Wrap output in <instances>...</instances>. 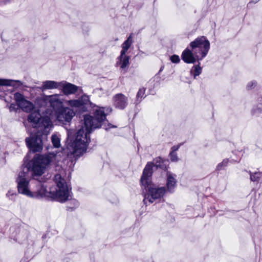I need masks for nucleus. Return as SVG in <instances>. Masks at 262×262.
<instances>
[{
    "label": "nucleus",
    "instance_id": "nucleus-12",
    "mask_svg": "<svg viewBox=\"0 0 262 262\" xmlns=\"http://www.w3.org/2000/svg\"><path fill=\"white\" fill-rule=\"evenodd\" d=\"M41 119L38 110H34L28 117V121L32 123L33 127L36 128Z\"/></svg>",
    "mask_w": 262,
    "mask_h": 262
},
{
    "label": "nucleus",
    "instance_id": "nucleus-22",
    "mask_svg": "<svg viewBox=\"0 0 262 262\" xmlns=\"http://www.w3.org/2000/svg\"><path fill=\"white\" fill-rule=\"evenodd\" d=\"M261 173L259 172H255L254 173L250 174V180L252 181H258L259 178L261 177Z\"/></svg>",
    "mask_w": 262,
    "mask_h": 262
},
{
    "label": "nucleus",
    "instance_id": "nucleus-26",
    "mask_svg": "<svg viewBox=\"0 0 262 262\" xmlns=\"http://www.w3.org/2000/svg\"><path fill=\"white\" fill-rule=\"evenodd\" d=\"M170 160L173 161H177L178 160V157L175 152H171L170 154Z\"/></svg>",
    "mask_w": 262,
    "mask_h": 262
},
{
    "label": "nucleus",
    "instance_id": "nucleus-29",
    "mask_svg": "<svg viewBox=\"0 0 262 262\" xmlns=\"http://www.w3.org/2000/svg\"><path fill=\"white\" fill-rule=\"evenodd\" d=\"M9 109L10 111H12L15 109V105L14 104H11Z\"/></svg>",
    "mask_w": 262,
    "mask_h": 262
},
{
    "label": "nucleus",
    "instance_id": "nucleus-1",
    "mask_svg": "<svg viewBox=\"0 0 262 262\" xmlns=\"http://www.w3.org/2000/svg\"><path fill=\"white\" fill-rule=\"evenodd\" d=\"M29 171L28 167H25L18 174L16 179L18 193L31 198L49 197L60 202H65L71 197L70 190L60 174L55 176L56 186L50 187L48 191L44 185L39 182L30 184L28 178Z\"/></svg>",
    "mask_w": 262,
    "mask_h": 262
},
{
    "label": "nucleus",
    "instance_id": "nucleus-30",
    "mask_svg": "<svg viewBox=\"0 0 262 262\" xmlns=\"http://www.w3.org/2000/svg\"><path fill=\"white\" fill-rule=\"evenodd\" d=\"M256 84L255 82H250L248 84V86L249 87V88H251L252 87L253 85L255 86Z\"/></svg>",
    "mask_w": 262,
    "mask_h": 262
},
{
    "label": "nucleus",
    "instance_id": "nucleus-4",
    "mask_svg": "<svg viewBox=\"0 0 262 262\" xmlns=\"http://www.w3.org/2000/svg\"><path fill=\"white\" fill-rule=\"evenodd\" d=\"M152 165L151 162L147 164L143 170L141 179L142 185H144L145 188L147 187L148 189V192L145 195L144 199V203L146 204L147 203H151L155 200L161 198L165 192L164 187L156 188L151 186L150 184Z\"/></svg>",
    "mask_w": 262,
    "mask_h": 262
},
{
    "label": "nucleus",
    "instance_id": "nucleus-28",
    "mask_svg": "<svg viewBox=\"0 0 262 262\" xmlns=\"http://www.w3.org/2000/svg\"><path fill=\"white\" fill-rule=\"evenodd\" d=\"M162 160V159L160 158H158L156 159V162L155 163V165L157 167H160L161 165L160 163H158V161L160 162Z\"/></svg>",
    "mask_w": 262,
    "mask_h": 262
},
{
    "label": "nucleus",
    "instance_id": "nucleus-16",
    "mask_svg": "<svg viewBox=\"0 0 262 262\" xmlns=\"http://www.w3.org/2000/svg\"><path fill=\"white\" fill-rule=\"evenodd\" d=\"M118 59L119 61L118 62V64L120 65V68L125 70L129 64L128 56H126L125 54L123 55L121 54Z\"/></svg>",
    "mask_w": 262,
    "mask_h": 262
},
{
    "label": "nucleus",
    "instance_id": "nucleus-19",
    "mask_svg": "<svg viewBox=\"0 0 262 262\" xmlns=\"http://www.w3.org/2000/svg\"><path fill=\"white\" fill-rule=\"evenodd\" d=\"M132 35H129V36L127 38V40L125 41L123 43L122 45V49L121 51V54H124L126 53L127 51L128 50L131 45L132 44Z\"/></svg>",
    "mask_w": 262,
    "mask_h": 262
},
{
    "label": "nucleus",
    "instance_id": "nucleus-8",
    "mask_svg": "<svg viewBox=\"0 0 262 262\" xmlns=\"http://www.w3.org/2000/svg\"><path fill=\"white\" fill-rule=\"evenodd\" d=\"M27 146L33 152H39L42 149L41 139L38 133L36 135L31 134L30 137L26 139Z\"/></svg>",
    "mask_w": 262,
    "mask_h": 262
},
{
    "label": "nucleus",
    "instance_id": "nucleus-18",
    "mask_svg": "<svg viewBox=\"0 0 262 262\" xmlns=\"http://www.w3.org/2000/svg\"><path fill=\"white\" fill-rule=\"evenodd\" d=\"M40 121L41 122H39L37 127L40 128V130H42L43 128L46 129L51 126V121L48 118H41Z\"/></svg>",
    "mask_w": 262,
    "mask_h": 262
},
{
    "label": "nucleus",
    "instance_id": "nucleus-20",
    "mask_svg": "<svg viewBox=\"0 0 262 262\" xmlns=\"http://www.w3.org/2000/svg\"><path fill=\"white\" fill-rule=\"evenodd\" d=\"M52 143L55 147L58 148L60 146V139L56 134L53 135L51 137Z\"/></svg>",
    "mask_w": 262,
    "mask_h": 262
},
{
    "label": "nucleus",
    "instance_id": "nucleus-31",
    "mask_svg": "<svg viewBox=\"0 0 262 262\" xmlns=\"http://www.w3.org/2000/svg\"><path fill=\"white\" fill-rule=\"evenodd\" d=\"M112 127V126H110V127H108V128H111V127ZM105 129H107V127H105Z\"/></svg>",
    "mask_w": 262,
    "mask_h": 262
},
{
    "label": "nucleus",
    "instance_id": "nucleus-24",
    "mask_svg": "<svg viewBox=\"0 0 262 262\" xmlns=\"http://www.w3.org/2000/svg\"><path fill=\"white\" fill-rule=\"evenodd\" d=\"M228 162V159H224L222 163L219 164L216 167L217 170H221L223 167L226 166Z\"/></svg>",
    "mask_w": 262,
    "mask_h": 262
},
{
    "label": "nucleus",
    "instance_id": "nucleus-5",
    "mask_svg": "<svg viewBox=\"0 0 262 262\" xmlns=\"http://www.w3.org/2000/svg\"><path fill=\"white\" fill-rule=\"evenodd\" d=\"M56 155L49 153L48 155H36L33 160L32 170L35 175L41 176L47 167L53 161Z\"/></svg>",
    "mask_w": 262,
    "mask_h": 262
},
{
    "label": "nucleus",
    "instance_id": "nucleus-3",
    "mask_svg": "<svg viewBox=\"0 0 262 262\" xmlns=\"http://www.w3.org/2000/svg\"><path fill=\"white\" fill-rule=\"evenodd\" d=\"M209 48V41L204 36L198 37L183 52L182 59L186 63H193L201 60L207 54Z\"/></svg>",
    "mask_w": 262,
    "mask_h": 262
},
{
    "label": "nucleus",
    "instance_id": "nucleus-13",
    "mask_svg": "<svg viewBox=\"0 0 262 262\" xmlns=\"http://www.w3.org/2000/svg\"><path fill=\"white\" fill-rule=\"evenodd\" d=\"M62 82L63 84H61L60 87H62V92L65 95H69L74 94L78 91V87L76 85L70 83Z\"/></svg>",
    "mask_w": 262,
    "mask_h": 262
},
{
    "label": "nucleus",
    "instance_id": "nucleus-25",
    "mask_svg": "<svg viewBox=\"0 0 262 262\" xmlns=\"http://www.w3.org/2000/svg\"><path fill=\"white\" fill-rule=\"evenodd\" d=\"M171 61L173 63H178L180 62V59L178 55H173L170 58Z\"/></svg>",
    "mask_w": 262,
    "mask_h": 262
},
{
    "label": "nucleus",
    "instance_id": "nucleus-7",
    "mask_svg": "<svg viewBox=\"0 0 262 262\" xmlns=\"http://www.w3.org/2000/svg\"><path fill=\"white\" fill-rule=\"evenodd\" d=\"M75 115L74 110L68 107H61L56 112V119L62 124L70 122Z\"/></svg>",
    "mask_w": 262,
    "mask_h": 262
},
{
    "label": "nucleus",
    "instance_id": "nucleus-14",
    "mask_svg": "<svg viewBox=\"0 0 262 262\" xmlns=\"http://www.w3.org/2000/svg\"><path fill=\"white\" fill-rule=\"evenodd\" d=\"M61 84H63V83L58 82L52 80H46L42 82V84L41 85V86L40 88V89L42 91H43L46 90L59 89V88H60Z\"/></svg>",
    "mask_w": 262,
    "mask_h": 262
},
{
    "label": "nucleus",
    "instance_id": "nucleus-27",
    "mask_svg": "<svg viewBox=\"0 0 262 262\" xmlns=\"http://www.w3.org/2000/svg\"><path fill=\"white\" fill-rule=\"evenodd\" d=\"M180 146L179 145H178V146H173L172 148H171V152H175L176 151H177V150H178Z\"/></svg>",
    "mask_w": 262,
    "mask_h": 262
},
{
    "label": "nucleus",
    "instance_id": "nucleus-23",
    "mask_svg": "<svg viewBox=\"0 0 262 262\" xmlns=\"http://www.w3.org/2000/svg\"><path fill=\"white\" fill-rule=\"evenodd\" d=\"M145 90L144 88L140 89L137 95V99L138 101H141L142 98L144 97Z\"/></svg>",
    "mask_w": 262,
    "mask_h": 262
},
{
    "label": "nucleus",
    "instance_id": "nucleus-17",
    "mask_svg": "<svg viewBox=\"0 0 262 262\" xmlns=\"http://www.w3.org/2000/svg\"><path fill=\"white\" fill-rule=\"evenodd\" d=\"M15 85L20 86L22 85V83L19 80L0 79V85L15 86Z\"/></svg>",
    "mask_w": 262,
    "mask_h": 262
},
{
    "label": "nucleus",
    "instance_id": "nucleus-6",
    "mask_svg": "<svg viewBox=\"0 0 262 262\" xmlns=\"http://www.w3.org/2000/svg\"><path fill=\"white\" fill-rule=\"evenodd\" d=\"M47 102H49L50 105L54 107L62 104L63 99L60 95L55 94L49 96H45L42 98H37L36 100V104L40 107L45 106Z\"/></svg>",
    "mask_w": 262,
    "mask_h": 262
},
{
    "label": "nucleus",
    "instance_id": "nucleus-15",
    "mask_svg": "<svg viewBox=\"0 0 262 262\" xmlns=\"http://www.w3.org/2000/svg\"><path fill=\"white\" fill-rule=\"evenodd\" d=\"M167 187L169 191H171L176 185V176L172 173L167 172Z\"/></svg>",
    "mask_w": 262,
    "mask_h": 262
},
{
    "label": "nucleus",
    "instance_id": "nucleus-21",
    "mask_svg": "<svg viewBox=\"0 0 262 262\" xmlns=\"http://www.w3.org/2000/svg\"><path fill=\"white\" fill-rule=\"evenodd\" d=\"M201 72L202 69L199 65L193 66L191 71V73L193 74L194 77L199 75Z\"/></svg>",
    "mask_w": 262,
    "mask_h": 262
},
{
    "label": "nucleus",
    "instance_id": "nucleus-9",
    "mask_svg": "<svg viewBox=\"0 0 262 262\" xmlns=\"http://www.w3.org/2000/svg\"><path fill=\"white\" fill-rule=\"evenodd\" d=\"M14 99L17 106L24 112H29L34 108V104L27 100L25 96L19 93L14 94Z\"/></svg>",
    "mask_w": 262,
    "mask_h": 262
},
{
    "label": "nucleus",
    "instance_id": "nucleus-2",
    "mask_svg": "<svg viewBox=\"0 0 262 262\" xmlns=\"http://www.w3.org/2000/svg\"><path fill=\"white\" fill-rule=\"evenodd\" d=\"M111 111L110 107L95 106L93 108L94 117L90 115L84 116V127L77 132L75 140L68 145V156L78 158L85 152L90 141L89 134L91 130L101 127L107 114Z\"/></svg>",
    "mask_w": 262,
    "mask_h": 262
},
{
    "label": "nucleus",
    "instance_id": "nucleus-10",
    "mask_svg": "<svg viewBox=\"0 0 262 262\" xmlns=\"http://www.w3.org/2000/svg\"><path fill=\"white\" fill-rule=\"evenodd\" d=\"M114 105L119 109L123 110L127 105V97L122 94H117L113 97Z\"/></svg>",
    "mask_w": 262,
    "mask_h": 262
},
{
    "label": "nucleus",
    "instance_id": "nucleus-11",
    "mask_svg": "<svg viewBox=\"0 0 262 262\" xmlns=\"http://www.w3.org/2000/svg\"><path fill=\"white\" fill-rule=\"evenodd\" d=\"M89 102V98L88 96H82L78 99H73L66 101V103L73 108H80L83 105L86 104Z\"/></svg>",
    "mask_w": 262,
    "mask_h": 262
}]
</instances>
